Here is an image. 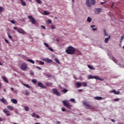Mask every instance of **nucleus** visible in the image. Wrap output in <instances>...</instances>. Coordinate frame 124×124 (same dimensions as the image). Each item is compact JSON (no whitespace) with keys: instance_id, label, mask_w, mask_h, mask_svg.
<instances>
[{"instance_id":"32","label":"nucleus","mask_w":124,"mask_h":124,"mask_svg":"<svg viewBox=\"0 0 124 124\" xmlns=\"http://www.w3.org/2000/svg\"><path fill=\"white\" fill-rule=\"evenodd\" d=\"M104 32L105 36H108V34H107V32H106V30L105 29H104Z\"/></svg>"},{"instance_id":"62","label":"nucleus","mask_w":124,"mask_h":124,"mask_svg":"<svg viewBox=\"0 0 124 124\" xmlns=\"http://www.w3.org/2000/svg\"><path fill=\"white\" fill-rule=\"evenodd\" d=\"M111 122H112V123H115V120H114V119H111Z\"/></svg>"},{"instance_id":"20","label":"nucleus","mask_w":124,"mask_h":124,"mask_svg":"<svg viewBox=\"0 0 124 124\" xmlns=\"http://www.w3.org/2000/svg\"><path fill=\"white\" fill-rule=\"evenodd\" d=\"M2 79H3V80H4V81H5L6 83H8V80H7V78H6V77H3Z\"/></svg>"},{"instance_id":"16","label":"nucleus","mask_w":124,"mask_h":124,"mask_svg":"<svg viewBox=\"0 0 124 124\" xmlns=\"http://www.w3.org/2000/svg\"><path fill=\"white\" fill-rule=\"evenodd\" d=\"M51 13L50 12H47L46 11H44V13H43V15H49Z\"/></svg>"},{"instance_id":"1","label":"nucleus","mask_w":124,"mask_h":124,"mask_svg":"<svg viewBox=\"0 0 124 124\" xmlns=\"http://www.w3.org/2000/svg\"><path fill=\"white\" fill-rule=\"evenodd\" d=\"M76 51V49H75V48H74L73 46H70L67 47L65 50V52L68 55H73V54L75 53Z\"/></svg>"},{"instance_id":"26","label":"nucleus","mask_w":124,"mask_h":124,"mask_svg":"<svg viewBox=\"0 0 124 124\" xmlns=\"http://www.w3.org/2000/svg\"><path fill=\"white\" fill-rule=\"evenodd\" d=\"M23 86H24L26 88H28V89H30L31 88V86L30 85H29V84H23Z\"/></svg>"},{"instance_id":"13","label":"nucleus","mask_w":124,"mask_h":124,"mask_svg":"<svg viewBox=\"0 0 124 124\" xmlns=\"http://www.w3.org/2000/svg\"><path fill=\"white\" fill-rule=\"evenodd\" d=\"M110 93H114V94H120V92L119 91H116V90H113L110 91Z\"/></svg>"},{"instance_id":"45","label":"nucleus","mask_w":124,"mask_h":124,"mask_svg":"<svg viewBox=\"0 0 124 124\" xmlns=\"http://www.w3.org/2000/svg\"><path fill=\"white\" fill-rule=\"evenodd\" d=\"M41 27L43 30H46V27L45 26L42 25Z\"/></svg>"},{"instance_id":"54","label":"nucleus","mask_w":124,"mask_h":124,"mask_svg":"<svg viewBox=\"0 0 124 124\" xmlns=\"http://www.w3.org/2000/svg\"><path fill=\"white\" fill-rule=\"evenodd\" d=\"M62 112H65V108H62Z\"/></svg>"},{"instance_id":"11","label":"nucleus","mask_w":124,"mask_h":124,"mask_svg":"<svg viewBox=\"0 0 124 124\" xmlns=\"http://www.w3.org/2000/svg\"><path fill=\"white\" fill-rule=\"evenodd\" d=\"M17 31L19 33H22V34H26V32L25 31H24V30L22 29H17Z\"/></svg>"},{"instance_id":"48","label":"nucleus","mask_w":124,"mask_h":124,"mask_svg":"<svg viewBox=\"0 0 124 124\" xmlns=\"http://www.w3.org/2000/svg\"><path fill=\"white\" fill-rule=\"evenodd\" d=\"M78 93H81V92H83V89H78Z\"/></svg>"},{"instance_id":"28","label":"nucleus","mask_w":124,"mask_h":124,"mask_svg":"<svg viewBox=\"0 0 124 124\" xmlns=\"http://www.w3.org/2000/svg\"><path fill=\"white\" fill-rule=\"evenodd\" d=\"M62 93H67V92H68V90L66 89H64L63 90H62Z\"/></svg>"},{"instance_id":"37","label":"nucleus","mask_w":124,"mask_h":124,"mask_svg":"<svg viewBox=\"0 0 124 124\" xmlns=\"http://www.w3.org/2000/svg\"><path fill=\"white\" fill-rule=\"evenodd\" d=\"M44 45H45V46H46V47H47V48H48L49 45H48V44L46 43H44Z\"/></svg>"},{"instance_id":"30","label":"nucleus","mask_w":124,"mask_h":124,"mask_svg":"<svg viewBox=\"0 0 124 124\" xmlns=\"http://www.w3.org/2000/svg\"><path fill=\"white\" fill-rule=\"evenodd\" d=\"M32 82L34 84H37V80H36V79H32Z\"/></svg>"},{"instance_id":"5","label":"nucleus","mask_w":124,"mask_h":124,"mask_svg":"<svg viewBox=\"0 0 124 124\" xmlns=\"http://www.w3.org/2000/svg\"><path fill=\"white\" fill-rule=\"evenodd\" d=\"M53 93H54V94H56L57 96H61V93L58 91V89L53 88L52 90Z\"/></svg>"},{"instance_id":"41","label":"nucleus","mask_w":124,"mask_h":124,"mask_svg":"<svg viewBox=\"0 0 124 124\" xmlns=\"http://www.w3.org/2000/svg\"><path fill=\"white\" fill-rule=\"evenodd\" d=\"M39 63H40V64H41V65H44V64H45L44 62H42V61H40V62H39Z\"/></svg>"},{"instance_id":"53","label":"nucleus","mask_w":124,"mask_h":124,"mask_svg":"<svg viewBox=\"0 0 124 124\" xmlns=\"http://www.w3.org/2000/svg\"><path fill=\"white\" fill-rule=\"evenodd\" d=\"M35 116H36V114H35V113H33L32 114V117H35Z\"/></svg>"},{"instance_id":"50","label":"nucleus","mask_w":124,"mask_h":124,"mask_svg":"<svg viewBox=\"0 0 124 124\" xmlns=\"http://www.w3.org/2000/svg\"><path fill=\"white\" fill-rule=\"evenodd\" d=\"M14 30H15L16 31H18V30H19V29H18L17 27H14Z\"/></svg>"},{"instance_id":"22","label":"nucleus","mask_w":124,"mask_h":124,"mask_svg":"<svg viewBox=\"0 0 124 124\" xmlns=\"http://www.w3.org/2000/svg\"><path fill=\"white\" fill-rule=\"evenodd\" d=\"M112 61H113V62H114L115 63H117V62H118V61H117V59H115V58L114 57H112L111 58Z\"/></svg>"},{"instance_id":"39","label":"nucleus","mask_w":124,"mask_h":124,"mask_svg":"<svg viewBox=\"0 0 124 124\" xmlns=\"http://www.w3.org/2000/svg\"><path fill=\"white\" fill-rule=\"evenodd\" d=\"M82 84L83 87H87V83L86 82H82Z\"/></svg>"},{"instance_id":"31","label":"nucleus","mask_w":124,"mask_h":124,"mask_svg":"<svg viewBox=\"0 0 124 124\" xmlns=\"http://www.w3.org/2000/svg\"><path fill=\"white\" fill-rule=\"evenodd\" d=\"M3 112L4 113H9V111L8 110H7V109H4L3 110Z\"/></svg>"},{"instance_id":"63","label":"nucleus","mask_w":124,"mask_h":124,"mask_svg":"<svg viewBox=\"0 0 124 124\" xmlns=\"http://www.w3.org/2000/svg\"><path fill=\"white\" fill-rule=\"evenodd\" d=\"M30 74L31 75H34V73H33V72H30Z\"/></svg>"},{"instance_id":"56","label":"nucleus","mask_w":124,"mask_h":124,"mask_svg":"<svg viewBox=\"0 0 124 124\" xmlns=\"http://www.w3.org/2000/svg\"><path fill=\"white\" fill-rule=\"evenodd\" d=\"M36 117L37 119H39V118H40V116H39V115H38L37 114L36 115Z\"/></svg>"},{"instance_id":"44","label":"nucleus","mask_w":124,"mask_h":124,"mask_svg":"<svg viewBox=\"0 0 124 124\" xmlns=\"http://www.w3.org/2000/svg\"><path fill=\"white\" fill-rule=\"evenodd\" d=\"M124 36H122L121 37V40L120 41V43L122 42L123 40H124Z\"/></svg>"},{"instance_id":"21","label":"nucleus","mask_w":124,"mask_h":124,"mask_svg":"<svg viewBox=\"0 0 124 124\" xmlns=\"http://www.w3.org/2000/svg\"><path fill=\"white\" fill-rule=\"evenodd\" d=\"M27 62H31V63L34 64V61L31 59H27Z\"/></svg>"},{"instance_id":"3","label":"nucleus","mask_w":124,"mask_h":124,"mask_svg":"<svg viewBox=\"0 0 124 124\" xmlns=\"http://www.w3.org/2000/svg\"><path fill=\"white\" fill-rule=\"evenodd\" d=\"M95 0H91L90 3V0H86V4L88 7H91L92 5L95 4Z\"/></svg>"},{"instance_id":"27","label":"nucleus","mask_w":124,"mask_h":124,"mask_svg":"<svg viewBox=\"0 0 124 124\" xmlns=\"http://www.w3.org/2000/svg\"><path fill=\"white\" fill-rule=\"evenodd\" d=\"M87 21L89 22V23H91V22H92V18L88 17Z\"/></svg>"},{"instance_id":"43","label":"nucleus","mask_w":124,"mask_h":124,"mask_svg":"<svg viewBox=\"0 0 124 124\" xmlns=\"http://www.w3.org/2000/svg\"><path fill=\"white\" fill-rule=\"evenodd\" d=\"M5 121V118H1V117H0V122H3Z\"/></svg>"},{"instance_id":"17","label":"nucleus","mask_w":124,"mask_h":124,"mask_svg":"<svg viewBox=\"0 0 124 124\" xmlns=\"http://www.w3.org/2000/svg\"><path fill=\"white\" fill-rule=\"evenodd\" d=\"M94 99H95V100H102V97L96 96V97H94Z\"/></svg>"},{"instance_id":"18","label":"nucleus","mask_w":124,"mask_h":124,"mask_svg":"<svg viewBox=\"0 0 124 124\" xmlns=\"http://www.w3.org/2000/svg\"><path fill=\"white\" fill-rule=\"evenodd\" d=\"M7 108L9 109V110H14V108H13V107L11 106H8Z\"/></svg>"},{"instance_id":"55","label":"nucleus","mask_w":124,"mask_h":124,"mask_svg":"<svg viewBox=\"0 0 124 124\" xmlns=\"http://www.w3.org/2000/svg\"><path fill=\"white\" fill-rule=\"evenodd\" d=\"M93 31H97V28H93Z\"/></svg>"},{"instance_id":"49","label":"nucleus","mask_w":124,"mask_h":124,"mask_svg":"<svg viewBox=\"0 0 124 124\" xmlns=\"http://www.w3.org/2000/svg\"><path fill=\"white\" fill-rule=\"evenodd\" d=\"M52 30H55V26L54 25H51V27Z\"/></svg>"},{"instance_id":"19","label":"nucleus","mask_w":124,"mask_h":124,"mask_svg":"<svg viewBox=\"0 0 124 124\" xmlns=\"http://www.w3.org/2000/svg\"><path fill=\"white\" fill-rule=\"evenodd\" d=\"M76 85L77 87H78V88H80L81 86H82V85L81 84V83H80V82H77L76 83Z\"/></svg>"},{"instance_id":"6","label":"nucleus","mask_w":124,"mask_h":124,"mask_svg":"<svg viewBox=\"0 0 124 124\" xmlns=\"http://www.w3.org/2000/svg\"><path fill=\"white\" fill-rule=\"evenodd\" d=\"M83 104L85 107H86L87 109H92L93 107L88 102H83Z\"/></svg>"},{"instance_id":"38","label":"nucleus","mask_w":124,"mask_h":124,"mask_svg":"<svg viewBox=\"0 0 124 124\" xmlns=\"http://www.w3.org/2000/svg\"><path fill=\"white\" fill-rule=\"evenodd\" d=\"M46 86H52L53 84L52 83L47 82L46 84Z\"/></svg>"},{"instance_id":"8","label":"nucleus","mask_w":124,"mask_h":124,"mask_svg":"<svg viewBox=\"0 0 124 124\" xmlns=\"http://www.w3.org/2000/svg\"><path fill=\"white\" fill-rule=\"evenodd\" d=\"M27 64H26V63H23L21 65V69L22 70H26V69H27Z\"/></svg>"},{"instance_id":"7","label":"nucleus","mask_w":124,"mask_h":124,"mask_svg":"<svg viewBox=\"0 0 124 124\" xmlns=\"http://www.w3.org/2000/svg\"><path fill=\"white\" fill-rule=\"evenodd\" d=\"M28 18L30 19V20H31V22L33 25H35V24H36V20L32 17V16H28Z\"/></svg>"},{"instance_id":"47","label":"nucleus","mask_w":124,"mask_h":124,"mask_svg":"<svg viewBox=\"0 0 124 124\" xmlns=\"http://www.w3.org/2000/svg\"><path fill=\"white\" fill-rule=\"evenodd\" d=\"M46 76L47 77V78H50V77H52V76L49 74H46Z\"/></svg>"},{"instance_id":"60","label":"nucleus","mask_w":124,"mask_h":124,"mask_svg":"<svg viewBox=\"0 0 124 124\" xmlns=\"http://www.w3.org/2000/svg\"><path fill=\"white\" fill-rule=\"evenodd\" d=\"M6 116H7L8 117L10 116V113H6Z\"/></svg>"},{"instance_id":"58","label":"nucleus","mask_w":124,"mask_h":124,"mask_svg":"<svg viewBox=\"0 0 124 124\" xmlns=\"http://www.w3.org/2000/svg\"><path fill=\"white\" fill-rule=\"evenodd\" d=\"M119 100H120V99H119V98H117V99H114V101H119Z\"/></svg>"},{"instance_id":"61","label":"nucleus","mask_w":124,"mask_h":124,"mask_svg":"<svg viewBox=\"0 0 124 124\" xmlns=\"http://www.w3.org/2000/svg\"><path fill=\"white\" fill-rule=\"evenodd\" d=\"M56 124H61V122L57 121Z\"/></svg>"},{"instance_id":"29","label":"nucleus","mask_w":124,"mask_h":124,"mask_svg":"<svg viewBox=\"0 0 124 124\" xmlns=\"http://www.w3.org/2000/svg\"><path fill=\"white\" fill-rule=\"evenodd\" d=\"M8 36L10 39H12V36L10 35V33L9 32H7Z\"/></svg>"},{"instance_id":"23","label":"nucleus","mask_w":124,"mask_h":124,"mask_svg":"<svg viewBox=\"0 0 124 124\" xmlns=\"http://www.w3.org/2000/svg\"><path fill=\"white\" fill-rule=\"evenodd\" d=\"M88 67L92 70H94V68L93 66H91L90 65H88Z\"/></svg>"},{"instance_id":"14","label":"nucleus","mask_w":124,"mask_h":124,"mask_svg":"<svg viewBox=\"0 0 124 124\" xmlns=\"http://www.w3.org/2000/svg\"><path fill=\"white\" fill-rule=\"evenodd\" d=\"M11 101L14 104H17V103H18V101L16 99H11Z\"/></svg>"},{"instance_id":"2","label":"nucleus","mask_w":124,"mask_h":124,"mask_svg":"<svg viewBox=\"0 0 124 124\" xmlns=\"http://www.w3.org/2000/svg\"><path fill=\"white\" fill-rule=\"evenodd\" d=\"M62 103L65 107H66L67 109H71V108H72V105L70 104V103L67 102V101L66 100H63L62 101Z\"/></svg>"},{"instance_id":"52","label":"nucleus","mask_w":124,"mask_h":124,"mask_svg":"<svg viewBox=\"0 0 124 124\" xmlns=\"http://www.w3.org/2000/svg\"><path fill=\"white\" fill-rule=\"evenodd\" d=\"M11 23H12V24H15V20H11Z\"/></svg>"},{"instance_id":"10","label":"nucleus","mask_w":124,"mask_h":124,"mask_svg":"<svg viewBox=\"0 0 124 124\" xmlns=\"http://www.w3.org/2000/svg\"><path fill=\"white\" fill-rule=\"evenodd\" d=\"M42 61H43V62H46L48 63H51V62H52V60L49 59V58H43Z\"/></svg>"},{"instance_id":"4","label":"nucleus","mask_w":124,"mask_h":124,"mask_svg":"<svg viewBox=\"0 0 124 124\" xmlns=\"http://www.w3.org/2000/svg\"><path fill=\"white\" fill-rule=\"evenodd\" d=\"M88 79H97V80H99L100 81H103V78H101L98 76H93V75H89L88 76Z\"/></svg>"},{"instance_id":"64","label":"nucleus","mask_w":124,"mask_h":124,"mask_svg":"<svg viewBox=\"0 0 124 124\" xmlns=\"http://www.w3.org/2000/svg\"><path fill=\"white\" fill-rule=\"evenodd\" d=\"M94 27H95V25H91V28H94Z\"/></svg>"},{"instance_id":"35","label":"nucleus","mask_w":124,"mask_h":124,"mask_svg":"<svg viewBox=\"0 0 124 124\" xmlns=\"http://www.w3.org/2000/svg\"><path fill=\"white\" fill-rule=\"evenodd\" d=\"M36 2H37V3H39V4H41L42 1H41V0H36Z\"/></svg>"},{"instance_id":"42","label":"nucleus","mask_w":124,"mask_h":124,"mask_svg":"<svg viewBox=\"0 0 124 124\" xmlns=\"http://www.w3.org/2000/svg\"><path fill=\"white\" fill-rule=\"evenodd\" d=\"M70 100V101L71 102H73V103H75V99H71Z\"/></svg>"},{"instance_id":"24","label":"nucleus","mask_w":124,"mask_h":124,"mask_svg":"<svg viewBox=\"0 0 124 124\" xmlns=\"http://www.w3.org/2000/svg\"><path fill=\"white\" fill-rule=\"evenodd\" d=\"M24 109H25V111H30V108L27 106L24 107Z\"/></svg>"},{"instance_id":"12","label":"nucleus","mask_w":124,"mask_h":124,"mask_svg":"<svg viewBox=\"0 0 124 124\" xmlns=\"http://www.w3.org/2000/svg\"><path fill=\"white\" fill-rule=\"evenodd\" d=\"M38 86L40 87V88H42L43 89H46V86L43 85V84L40 82H38Z\"/></svg>"},{"instance_id":"59","label":"nucleus","mask_w":124,"mask_h":124,"mask_svg":"<svg viewBox=\"0 0 124 124\" xmlns=\"http://www.w3.org/2000/svg\"><path fill=\"white\" fill-rule=\"evenodd\" d=\"M3 9V8L0 7V13L1 12V11Z\"/></svg>"},{"instance_id":"51","label":"nucleus","mask_w":124,"mask_h":124,"mask_svg":"<svg viewBox=\"0 0 124 124\" xmlns=\"http://www.w3.org/2000/svg\"><path fill=\"white\" fill-rule=\"evenodd\" d=\"M5 41L6 42V43H7L8 44V43H9V42L8 41V40L6 39H5Z\"/></svg>"},{"instance_id":"36","label":"nucleus","mask_w":124,"mask_h":124,"mask_svg":"<svg viewBox=\"0 0 124 124\" xmlns=\"http://www.w3.org/2000/svg\"><path fill=\"white\" fill-rule=\"evenodd\" d=\"M25 92L26 95H30V92H28V90H26Z\"/></svg>"},{"instance_id":"57","label":"nucleus","mask_w":124,"mask_h":124,"mask_svg":"<svg viewBox=\"0 0 124 124\" xmlns=\"http://www.w3.org/2000/svg\"><path fill=\"white\" fill-rule=\"evenodd\" d=\"M36 68H38V69H39V70H41V69H42V68H40V67L36 66Z\"/></svg>"},{"instance_id":"33","label":"nucleus","mask_w":124,"mask_h":124,"mask_svg":"<svg viewBox=\"0 0 124 124\" xmlns=\"http://www.w3.org/2000/svg\"><path fill=\"white\" fill-rule=\"evenodd\" d=\"M22 5H23V6H25L26 5V2L24 1H21Z\"/></svg>"},{"instance_id":"40","label":"nucleus","mask_w":124,"mask_h":124,"mask_svg":"<svg viewBox=\"0 0 124 124\" xmlns=\"http://www.w3.org/2000/svg\"><path fill=\"white\" fill-rule=\"evenodd\" d=\"M48 50H49V51H51V52H54V49H53V48L50 47L48 46Z\"/></svg>"},{"instance_id":"25","label":"nucleus","mask_w":124,"mask_h":124,"mask_svg":"<svg viewBox=\"0 0 124 124\" xmlns=\"http://www.w3.org/2000/svg\"><path fill=\"white\" fill-rule=\"evenodd\" d=\"M54 61L56 62H57V63H61V62H60V60H59L58 58H55Z\"/></svg>"},{"instance_id":"15","label":"nucleus","mask_w":124,"mask_h":124,"mask_svg":"<svg viewBox=\"0 0 124 124\" xmlns=\"http://www.w3.org/2000/svg\"><path fill=\"white\" fill-rule=\"evenodd\" d=\"M110 36H108V37L106 38L105 39V43H108V41H109V39H110Z\"/></svg>"},{"instance_id":"46","label":"nucleus","mask_w":124,"mask_h":124,"mask_svg":"<svg viewBox=\"0 0 124 124\" xmlns=\"http://www.w3.org/2000/svg\"><path fill=\"white\" fill-rule=\"evenodd\" d=\"M47 23H48V24H51V23H52V21H51L50 19H48L47 20Z\"/></svg>"},{"instance_id":"9","label":"nucleus","mask_w":124,"mask_h":124,"mask_svg":"<svg viewBox=\"0 0 124 124\" xmlns=\"http://www.w3.org/2000/svg\"><path fill=\"white\" fill-rule=\"evenodd\" d=\"M101 11H102V10L101 9V8H95L94 9L95 14H99V13H100Z\"/></svg>"},{"instance_id":"34","label":"nucleus","mask_w":124,"mask_h":124,"mask_svg":"<svg viewBox=\"0 0 124 124\" xmlns=\"http://www.w3.org/2000/svg\"><path fill=\"white\" fill-rule=\"evenodd\" d=\"M0 101H1V102H2V103L5 104V100H4V99H0Z\"/></svg>"}]
</instances>
